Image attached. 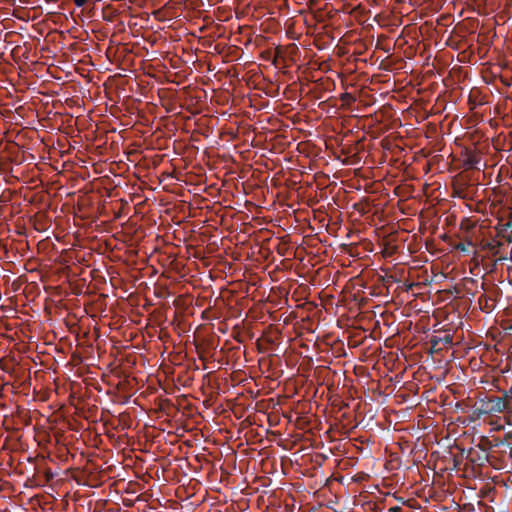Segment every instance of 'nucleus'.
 I'll use <instances>...</instances> for the list:
<instances>
[{
  "label": "nucleus",
  "instance_id": "nucleus-1",
  "mask_svg": "<svg viewBox=\"0 0 512 512\" xmlns=\"http://www.w3.org/2000/svg\"><path fill=\"white\" fill-rule=\"evenodd\" d=\"M430 343L434 350H441L443 346H450L453 343V336L451 334H446L443 337L432 336L430 339Z\"/></svg>",
  "mask_w": 512,
  "mask_h": 512
},
{
  "label": "nucleus",
  "instance_id": "nucleus-2",
  "mask_svg": "<svg viewBox=\"0 0 512 512\" xmlns=\"http://www.w3.org/2000/svg\"><path fill=\"white\" fill-rule=\"evenodd\" d=\"M481 161V155L478 152H469L465 159V165L468 168H477Z\"/></svg>",
  "mask_w": 512,
  "mask_h": 512
},
{
  "label": "nucleus",
  "instance_id": "nucleus-3",
  "mask_svg": "<svg viewBox=\"0 0 512 512\" xmlns=\"http://www.w3.org/2000/svg\"><path fill=\"white\" fill-rule=\"evenodd\" d=\"M474 243L470 239H466L465 241L459 242L454 245V249L459 250L464 253L469 252V247H474Z\"/></svg>",
  "mask_w": 512,
  "mask_h": 512
},
{
  "label": "nucleus",
  "instance_id": "nucleus-4",
  "mask_svg": "<svg viewBox=\"0 0 512 512\" xmlns=\"http://www.w3.org/2000/svg\"><path fill=\"white\" fill-rule=\"evenodd\" d=\"M89 0H73L77 7H83Z\"/></svg>",
  "mask_w": 512,
  "mask_h": 512
},
{
  "label": "nucleus",
  "instance_id": "nucleus-5",
  "mask_svg": "<svg viewBox=\"0 0 512 512\" xmlns=\"http://www.w3.org/2000/svg\"><path fill=\"white\" fill-rule=\"evenodd\" d=\"M504 229H512V214L509 217V221L503 225Z\"/></svg>",
  "mask_w": 512,
  "mask_h": 512
},
{
  "label": "nucleus",
  "instance_id": "nucleus-6",
  "mask_svg": "<svg viewBox=\"0 0 512 512\" xmlns=\"http://www.w3.org/2000/svg\"><path fill=\"white\" fill-rule=\"evenodd\" d=\"M503 244L501 242H497L496 245H493L491 243H487V247L490 249V250H493L495 247L497 248H500Z\"/></svg>",
  "mask_w": 512,
  "mask_h": 512
},
{
  "label": "nucleus",
  "instance_id": "nucleus-7",
  "mask_svg": "<svg viewBox=\"0 0 512 512\" xmlns=\"http://www.w3.org/2000/svg\"><path fill=\"white\" fill-rule=\"evenodd\" d=\"M52 478H53V474L52 473H47V479L51 480Z\"/></svg>",
  "mask_w": 512,
  "mask_h": 512
}]
</instances>
